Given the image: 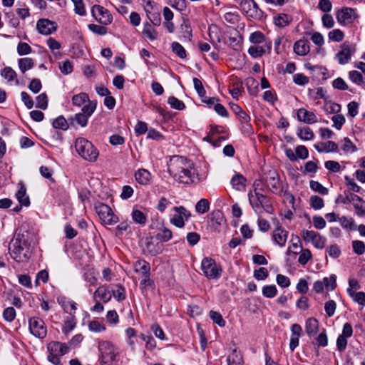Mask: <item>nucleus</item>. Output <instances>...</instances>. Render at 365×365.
Listing matches in <instances>:
<instances>
[{"mask_svg":"<svg viewBox=\"0 0 365 365\" xmlns=\"http://www.w3.org/2000/svg\"><path fill=\"white\" fill-rule=\"evenodd\" d=\"M34 237L33 232L26 230L16 232L9 245L11 258L17 262L28 261L31 256V246Z\"/></svg>","mask_w":365,"mask_h":365,"instance_id":"nucleus-1","label":"nucleus"},{"mask_svg":"<svg viewBox=\"0 0 365 365\" xmlns=\"http://www.w3.org/2000/svg\"><path fill=\"white\" fill-rule=\"evenodd\" d=\"M168 172L180 183L190 184L196 178L192 162L182 156L171 158L168 164Z\"/></svg>","mask_w":365,"mask_h":365,"instance_id":"nucleus-2","label":"nucleus"},{"mask_svg":"<svg viewBox=\"0 0 365 365\" xmlns=\"http://www.w3.org/2000/svg\"><path fill=\"white\" fill-rule=\"evenodd\" d=\"M260 180H255L254 182V192L248 193L250 204L257 214H261L262 211L272 214L274 210L272 200L267 195L260 193V191L263 190L260 187Z\"/></svg>","mask_w":365,"mask_h":365,"instance_id":"nucleus-3","label":"nucleus"},{"mask_svg":"<svg viewBox=\"0 0 365 365\" xmlns=\"http://www.w3.org/2000/svg\"><path fill=\"white\" fill-rule=\"evenodd\" d=\"M98 349L100 365H118L120 354L119 349L113 344L108 341H100L98 343Z\"/></svg>","mask_w":365,"mask_h":365,"instance_id":"nucleus-4","label":"nucleus"},{"mask_svg":"<svg viewBox=\"0 0 365 365\" xmlns=\"http://www.w3.org/2000/svg\"><path fill=\"white\" fill-rule=\"evenodd\" d=\"M75 149L85 160L94 163L97 160L99 152L93 144L84 138H78L75 141Z\"/></svg>","mask_w":365,"mask_h":365,"instance_id":"nucleus-5","label":"nucleus"},{"mask_svg":"<svg viewBox=\"0 0 365 365\" xmlns=\"http://www.w3.org/2000/svg\"><path fill=\"white\" fill-rule=\"evenodd\" d=\"M48 360L54 365L61 364V357L69 352L70 348L65 343L51 341L47 346Z\"/></svg>","mask_w":365,"mask_h":365,"instance_id":"nucleus-6","label":"nucleus"},{"mask_svg":"<svg viewBox=\"0 0 365 365\" xmlns=\"http://www.w3.org/2000/svg\"><path fill=\"white\" fill-rule=\"evenodd\" d=\"M203 274L208 279H218L222 274V267L211 257H205L201 262Z\"/></svg>","mask_w":365,"mask_h":365,"instance_id":"nucleus-7","label":"nucleus"},{"mask_svg":"<svg viewBox=\"0 0 365 365\" xmlns=\"http://www.w3.org/2000/svg\"><path fill=\"white\" fill-rule=\"evenodd\" d=\"M96 108V102L91 101L86 104L82 108V112L76 113L73 117L69 118L71 123H73L76 121L78 125L81 127L87 125L89 118L93 113Z\"/></svg>","mask_w":365,"mask_h":365,"instance_id":"nucleus-8","label":"nucleus"},{"mask_svg":"<svg viewBox=\"0 0 365 365\" xmlns=\"http://www.w3.org/2000/svg\"><path fill=\"white\" fill-rule=\"evenodd\" d=\"M96 210L101 220L106 225H114L118 222V217L116 216L112 209L107 205L99 203L96 205Z\"/></svg>","mask_w":365,"mask_h":365,"instance_id":"nucleus-9","label":"nucleus"},{"mask_svg":"<svg viewBox=\"0 0 365 365\" xmlns=\"http://www.w3.org/2000/svg\"><path fill=\"white\" fill-rule=\"evenodd\" d=\"M29 328L30 332L36 337L43 339L47 334L46 326L43 319L39 317H31L29 319Z\"/></svg>","mask_w":365,"mask_h":365,"instance_id":"nucleus-10","label":"nucleus"},{"mask_svg":"<svg viewBox=\"0 0 365 365\" xmlns=\"http://www.w3.org/2000/svg\"><path fill=\"white\" fill-rule=\"evenodd\" d=\"M301 236L303 240L307 242H311L317 249H323L326 245V239L319 233L314 230H303L301 232Z\"/></svg>","mask_w":365,"mask_h":365,"instance_id":"nucleus-11","label":"nucleus"},{"mask_svg":"<svg viewBox=\"0 0 365 365\" xmlns=\"http://www.w3.org/2000/svg\"><path fill=\"white\" fill-rule=\"evenodd\" d=\"M92 16L100 24L103 25L110 24L113 21V16L109 11L102 6L94 5L91 9Z\"/></svg>","mask_w":365,"mask_h":365,"instance_id":"nucleus-12","label":"nucleus"},{"mask_svg":"<svg viewBox=\"0 0 365 365\" xmlns=\"http://www.w3.org/2000/svg\"><path fill=\"white\" fill-rule=\"evenodd\" d=\"M173 210L176 213L170 218V223L179 228L183 227L185 220H188L191 216L190 212L183 206L175 207Z\"/></svg>","mask_w":365,"mask_h":365,"instance_id":"nucleus-13","label":"nucleus"},{"mask_svg":"<svg viewBox=\"0 0 365 365\" xmlns=\"http://www.w3.org/2000/svg\"><path fill=\"white\" fill-rule=\"evenodd\" d=\"M355 46L344 43L341 46V50L336 54V58L339 64L344 65L349 63L351 56L355 53Z\"/></svg>","mask_w":365,"mask_h":365,"instance_id":"nucleus-14","label":"nucleus"},{"mask_svg":"<svg viewBox=\"0 0 365 365\" xmlns=\"http://www.w3.org/2000/svg\"><path fill=\"white\" fill-rule=\"evenodd\" d=\"M356 17L355 10L348 7L343 8L336 14L337 21L341 25L351 24Z\"/></svg>","mask_w":365,"mask_h":365,"instance_id":"nucleus-15","label":"nucleus"},{"mask_svg":"<svg viewBox=\"0 0 365 365\" xmlns=\"http://www.w3.org/2000/svg\"><path fill=\"white\" fill-rule=\"evenodd\" d=\"M36 28L40 34L43 35H49L56 31L57 26L53 21L42 19L37 21Z\"/></svg>","mask_w":365,"mask_h":365,"instance_id":"nucleus-16","label":"nucleus"},{"mask_svg":"<svg viewBox=\"0 0 365 365\" xmlns=\"http://www.w3.org/2000/svg\"><path fill=\"white\" fill-rule=\"evenodd\" d=\"M298 120L307 124H312L317 122V115L312 111L304 108H299L297 112Z\"/></svg>","mask_w":365,"mask_h":365,"instance_id":"nucleus-17","label":"nucleus"},{"mask_svg":"<svg viewBox=\"0 0 365 365\" xmlns=\"http://www.w3.org/2000/svg\"><path fill=\"white\" fill-rule=\"evenodd\" d=\"M288 237V232L283 230L281 227H277L272 232L274 242L279 247H284L286 244Z\"/></svg>","mask_w":365,"mask_h":365,"instance_id":"nucleus-18","label":"nucleus"},{"mask_svg":"<svg viewBox=\"0 0 365 365\" xmlns=\"http://www.w3.org/2000/svg\"><path fill=\"white\" fill-rule=\"evenodd\" d=\"M293 49L297 55L304 56L309 52V43L307 40L299 39L294 43Z\"/></svg>","mask_w":365,"mask_h":365,"instance_id":"nucleus-19","label":"nucleus"},{"mask_svg":"<svg viewBox=\"0 0 365 365\" xmlns=\"http://www.w3.org/2000/svg\"><path fill=\"white\" fill-rule=\"evenodd\" d=\"M53 197L58 205L64 204L69 200V194L65 188L58 186L53 190Z\"/></svg>","mask_w":365,"mask_h":365,"instance_id":"nucleus-20","label":"nucleus"},{"mask_svg":"<svg viewBox=\"0 0 365 365\" xmlns=\"http://www.w3.org/2000/svg\"><path fill=\"white\" fill-rule=\"evenodd\" d=\"M265 183L268 189L273 193H277L282 190L279 179L275 173L266 178Z\"/></svg>","mask_w":365,"mask_h":365,"instance_id":"nucleus-21","label":"nucleus"},{"mask_svg":"<svg viewBox=\"0 0 365 365\" xmlns=\"http://www.w3.org/2000/svg\"><path fill=\"white\" fill-rule=\"evenodd\" d=\"M305 332L309 336H313L319 331V322L316 318L309 317L305 322Z\"/></svg>","mask_w":365,"mask_h":365,"instance_id":"nucleus-22","label":"nucleus"},{"mask_svg":"<svg viewBox=\"0 0 365 365\" xmlns=\"http://www.w3.org/2000/svg\"><path fill=\"white\" fill-rule=\"evenodd\" d=\"M246 178L240 173H235L231 178L230 183L234 189L243 191L246 187Z\"/></svg>","mask_w":365,"mask_h":365,"instance_id":"nucleus-23","label":"nucleus"},{"mask_svg":"<svg viewBox=\"0 0 365 365\" xmlns=\"http://www.w3.org/2000/svg\"><path fill=\"white\" fill-rule=\"evenodd\" d=\"M136 181L143 185H148L150 183L151 173L146 169H139L135 173Z\"/></svg>","mask_w":365,"mask_h":365,"instance_id":"nucleus-24","label":"nucleus"},{"mask_svg":"<svg viewBox=\"0 0 365 365\" xmlns=\"http://www.w3.org/2000/svg\"><path fill=\"white\" fill-rule=\"evenodd\" d=\"M315 149L319 153L336 152L338 150L337 144L334 141H327L314 145Z\"/></svg>","mask_w":365,"mask_h":365,"instance_id":"nucleus-25","label":"nucleus"},{"mask_svg":"<svg viewBox=\"0 0 365 365\" xmlns=\"http://www.w3.org/2000/svg\"><path fill=\"white\" fill-rule=\"evenodd\" d=\"M110 299L111 295L109 294L106 286L99 287L93 294V299L95 301L102 300L104 303H106Z\"/></svg>","mask_w":365,"mask_h":365,"instance_id":"nucleus-26","label":"nucleus"},{"mask_svg":"<svg viewBox=\"0 0 365 365\" xmlns=\"http://www.w3.org/2000/svg\"><path fill=\"white\" fill-rule=\"evenodd\" d=\"M163 245L159 242H155L153 237L146 239L145 249L151 255H156L163 250Z\"/></svg>","mask_w":365,"mask_h":365,"instance_id":"nucleus-27","label":"nucleus"},{"mask_svg":"<svg viewBox=\"0 0 365 365\" xmlns=\"http://www.w3.org/2000/svg\"><path fill=\"white\" fill-rule=\"evenodd\" d=\"M131 218L135 223L140 226H145L148 220L147 214L135 207L132 210Z\"/></svg>","mask_w":365,"mask_h":365,"instance_id":"nucleus-28","label":"nucleus"},{"mask_svg":"<svg viewBox=\"0 0 365 365\" xmlns=\"http://www.w3.org/2000/svg\"><path fill=\"white\" fill-rule=\"evenodd\" d=\"M228 365H244L242 355L237 349H234L227 358Z\"/></svg>","mask_w":365,"mask_h":365,"instance_id":"nucleus-29","label":"nucleus"},{"mask_svg":"<svg viewBox=\"0 0 365 365\" xmlns=\"http://www.w3.org/2000/svg\"><path fill=\"white\" fill-rule=\"evenodd\" d=\"M1 76L9 83L15 81L16 85L19 83L16 71L9 66H6L1 71Z\"/></svg>","mask_w":365,"mask_h":365,"instance_id":"nucleus-30","label":"nucleus"},{"mask_svg":"<svg viewBox=\"0 0 365 365\" xmlns=\"http://www.w3.org/2000/svg\"><path fill=\"white\" fill-rule=\"evenodd\" d=\"M19 188L16 196L21 205L28 206L30 203L29 197L26 194V189L22 182L19 184Z\"/></svg>","mask_w":365,"mask_h":365,"instance_id":"nucleus-31","label":"nucleus"},{"mask_svg":"<svg viewBox=\"0 0 365 365\" xmlns=\"http://www.w3.org/2000/svg\"><path fill=\"white\" fill-rule=\"evenodd\" d=\"M135 271L145 276L149 277L150 266L148 262L145 260H138L134 264Z\"/></svg>","mask_w":365,"mask_h":365,"instance_id":"nucleus-32","label":"nucleus"},{"mask_svg":"<svg viewBox=\"0 0 365 365\" xmlns=\"http://www.w3.org/2000/svg\"><path fill=\"white\" fill-rule=\"evenodd\" d=\"M292 21V16L286 14H279L274 17V24L280 28L288 26Z\"/></svg>","mask_w":365,"mask_h":365,"instance_id":"nucleus-33","label":"nucleus"},{"mask_svg":"<svg viewBox=\"0 0 365 365\" xmlns=\"http://www.w3.org/2000/svg\"><path fill=\"white\" fill-rule=\"evenodd\" d=\"M143 35L151 41H154L158 38V33L149 22L143 24Z\"/></svg>","mask_w":365,"mask_h":365,"instance_id":"nucleus-34","label":"nucleus"},{"mask_svg":"<svg viewBox=\"0 0 365 365\" xmlns=\"http://www.w3.org/2000/svg\"><path fill=\"white\" fill-rule=\"evenodd\" d=\"M58 302L63 309L71 315L76 310V303L73 302L67 301L65 298H58Z\"/></svg>","mask_w":365,"mask_h":365,"instance_id":"nucleus-35","label":"nucleus"},{"mask_svg":"<svg viewBox=\"0 0 365 365\" xmlns=\"http://www.w3.org/2000/svg\"><path fill=\"white\" fill-rule=\"evenodd\" d=\"M18 64L20 71L24 73L34 67V62L31 58H22L19 60Z\"/></svg>","mask_w":365,"mask_h":365,"instance_id":"nucleus-36","label":"nucleus"},{"mask_svg":"<svg viewBox=\"0 0 365 365\" xmlns=\"http://www.w3.org/2000/svg\"><path fill=\"white\" fill-rule=\"evenodd\" d=\"M86 102L89 103V102L91 101H89V97L86 93H80L72 97V103L73 106L80 107Z\"/></svg>","mask_w":365,"mask_h":365,"instance_id":"nucleus-37","label":"nucleus"},{"mask_svg":"<svg viewBox=\"0 0 365 365\" xmlns=\"http://www.w3.org/2000/svg\"><path fill=\"white\" fill-rule=\"evenodd\" d=\"M349 78L358 86L365 85V77L358 71H351L349 73Z\"/></svg>","mask_w":365,"mask_h":365,"instance_id":"nucleus-38","label":"nucleus"},{"mask_svg":"<svg viewBox=\"0 0 365 365\" xmlns=\"http://www.w3.org/2000/svg\"><path fill=\"white\" fill-rule=\"evenodd\" d=\"M210 210V202L207 199L202 198L195 205V211L200 214H205Z\"/></svg>","mask_w":365,"mask_h":365,"instance_id":"nucleus-39","label":"nucleus"},{"mask_svg":"<svg viewBox=\"0 0 365 365\" xmlns=\"http://www.w3.org/2000/svg\"><path fill=\"white\" fill-rule=\"evenodd\" d=\"M349 297L360 305L365 306V293L363 292H356L355 291L347 290Z\"/></svg>","mask_w":365,"mask_h":365,"instance_id":"nucleus-40","label":"nucleus"},{"mask_svg":"<svg viewBox=\"0 0 365 365\" xmlns=\"http://www.w3.org/2000/svg\"><path fill=\"white\" fill-rule=\"evenodd\" d=\"M300 255L298 258V262L302 265H305L309 259H312V255L309 249L300 248Z\"/></svg>","mask_w":365,"mask_h":365,"instance_id":"nucleus-41","label":"nucleus"},{"mask_svg":"<svg viewBox=\"0 0 365 365\" xmlns=\"http://www.w3.org/2000/svg\"><path fill=\"white\" fill-rule=\"evenodd\" d=\"M52 125L53 127L56 129L66 130L68 128V123L63 115H60L53 120Z\"/></svg>","mask_w":365,"mask_h":365,"instance_id":"nucleus-42","label":"nucleus"},{"mask_svg":"<svg viewBox=\"0 0 365 365\" xmlns=\"http://www.w3.org/2000/svg\"><path fill=\"white\" fill-rule=\"evenodd\" d=\"M309 186L312 190L319 192L321 195H326L329 192L328 189L317 181L311 180L309 182Z\"/></svg>","mask_w":365,"mask_h":365,"instance_id":"nucleus-43","label":"nucleus"},{"mask_svg":"<svg viewBox=\"0 0 365 365\" xmlns=\"http://www.w3.org/2000/svg\"><path fill=\"white\" fill-rule=\"evenodd\" d=\"M265 49L263 46H250L248 49V53L255 58L261 57L264 53Z\"/></svg>","mask_w":365,"mask_h":365,"instance_id":"nucleus-44","label":"nucleus"},{"mask_svg":"<svg viewBox=\"0 0 365 365\" xmlns=\"http://www.w3.org/2000/svg\"><path fill=\"white\" fill-rule=\"evenodd\" d=\"M299 137L304 140H310L313 139L314 135L312 129L309 127H304L299 130Z\"/></svg>","mask_w":365,"mask_h":365,"instance_id":"nucleus-45","label":"nucleus"},{"mask_svg":"<svg viewBox=\"0 0 365 365\" xmlns=\"http://www.w3.org/2000/svg\"><path fill=\"white\" fill-rule=\"evenodd\" d=\"M173 237L172 231L166 227L162 228L160 232L156 235L158 240L161 242H165L169 241Z\"/></svg>","mask_w":365,"mask_h":365,"instance_id":"nucleus-46","label":"nucleus"},{"mask_svg":"<svg viewBox=\"0 0 365 365\" xmlns=\"http://www.w3.org/2000/svg\"><path fill=\"white\" fill-rule=\"evenodd\" d=\"M168 103L171 108L176 110H182L185 108V103L174 96L169 97L168 99Z\"/></svg>","mask_w":365,"mask_h":365,"instance_id":"nucleus-47","label":"nucleus"},{"mask_svg":"<svg viewBox=\"0 0 365 365\" xmlns=\"http://www.w3.org/2000/svg\"><path fill=\"white\" fill-rule=\"evenodd\" d=\"M336 277L334 274L331 275L329 277H324L322 282H324V287L328 291H332L336 286Z\"/></svg>","mask_w":365,"mask_h":365,"instance_id":"nucleus-48","label":"nucleus"},{"mask_svg":"<svg viewBox=\"0 0 365 365\" xmlns=\"http://www.w3.org/2000/svg\"><path fill=\"white\" fill-rule=\"evenodd\" d=\"M310 206L314 210H320L324 206V200L317 195H312L309 199Z\"/></svg>","mask_w":365,"mask_h":365,"instance_id":"nucleus-49","label":"nucleus"},{"mask_svg":"<svg viewBox=\"0 0 365 365\" xmlns=\"http://www.w3.org/2000/svg\"><path fill=\"white\" fill-rule=\"evenodd\" d=\"M329 39L335 42H340L344 39V34L339 29H333L328 34Z\"/></svg>","mask_w":365,"mask_h":365,"instance_id":"nucleus-50","label":"nucleus"},{"mask_svg":"<svg viewBox=\"0 0 365 365\" xmlns=\"http://www.w3.org/2000/svg\"><path fill=\"white\" fill-rule=\"evenodd\" d=\"M341 149L345 153H354L357 150V148L349 138H344L342 140Z\"/></svg>","mask_w":365,"mask_h":365,"instance_id":"nucleus-51","label":"nucleus"},{"mask_svg":"<svg viewBox=\"0 0 365 365\" xmlns=\"http://www.w3.org/2000/svg\"><path fill=\"white\" fill-rule=\"evenodd\" d=\"M262 294L267 298H273L277 295V289L275 285H265L262 287Z\"/></svg>","mask_w":365,"mask_h":365,"instance_id":"nucleus-52","label":"nucleus"},{"mask_svg":"<svg viewBox=\"0 0 365 365\" xmlns=\"http://www.w3.org/2000/svg\"><path fill=\"white\" fill-rule=\"evenodd\" d=\"M173 51L180 58H185L186 57V51L184 47L178 42H173L171 45Z\"/></svg>","mask_w":365,"mask_h":365,"instance_id":"nucleus-53","label":"nucleus"},{"mask_svg":"<svg viewBox=\"0 0 365 365\" xmlns=\"http://www.w3.org/2000/svg\"><path fill=\"white\" fill-rule=\"evenodd\" d=\"M249 40L252 43L259 44L265 41V36L261 31H255L250 34Z\"/></svg>","mask_w":365,"mask_h":365,"instance_id":"nucleus-54","label":"nucleus"},{"mask_svg":"<svg viewBox=\"0 0 365 365\" xmlns=\"http://www.w3.org/2000/svg\"><path fill=\"white\" fill-rule=\"evenodd\" d=\"M88 329L93 332H102L106 329V327L99 321L92 320L88 323Z\"/></svg>","mask_w":365,"mask_h":365,"instance_id":"nucleus-55","label":"nucleus"},{"mask_svg":"<svg viewBox=\"0 0 365 365\" xmlns=\"http://www.w3.org/2000/svg\"><path fill=\"white\" fill-rule=\"evenodd\" d=\"M36 105L38 108L45 110L48 107V97L46 93H43L36 98Z\"/></svg>","mask_w":365,"mask_h":365,"instance_id":"nucleus-56","label":"nucleus"},{"mask_svg":"<svg viewBox=\"0 0 365 365\" xmlns=\"http://www.w3.org/2000/svg\"><path fill=\"white\" fill-rule=\"evenodd\" d=\"M352 247L354 252L358 255H361L365 253V244L360 240H354L352 242Z\"/></svg>","mask_w":365,"mask_h":365,"instance_id":"nucleus-57","label":"nucleus"},{"mask_svg":"<svg viewBox=\"0 0 365 365\" xmlns=\"http://www.w3.org/2000/svg\"><path fill=\"white\" fill-rule=\"evenodd\" d=\"M16 310L12 307L6 308L3 312L4 319L9 322H11L12 321H14L16 317Z\"/></svg>","mask_w":365,"mask_h":365,"instance_id":"nucleus-58","label":"nucleus"},{"mask_svg":"<svg viewBox=\"0 0 365 365\" xmlns=\"http://www.w3.org/2000/svg\"><path fill=\"white\" fill-rule=\"evenodd\" d=\"M74 4V11L76 14L80 16H85L86 14V9L83 0H71Z\"/></svg>","mask_w":365,"mask_h":365,"instance_id":"nucleus-59","label":"nucleus"},{"mask_svg":"<svg viewBox=\"0 0 365 365\" xmlns=\"http://www.w3.org/2000/svg\"><path fill=\"white\" fill-rule=\"evenodd\" d=\"M61 72L64 75L71 73L73 71V66L69 60L60 62L58 65Z\"/></svg>","mask_w":365,"mask_h":365,"instance_id":"nucleus-60","label":"nucleus"},{"mask_svg":"<svg viewBox=\"0 0 365 365\" xmlns=\"http://www.w3.org/2000/svg\"><path fill=\"white\" fill-rule=\"evenodd\" d=\"M210 317L211 319L217 325L222 327L225 324V322L223 319L222 315L217 312L215 311H210L209 313Z\"/></svg>","mask_w":365,"mask_h":365,"instance_id":"nucleus-61","label":"nucleus"},{"mask_svg":"<svg viewBox=\"0 0 365 365\" xmlns=\"http://www.w3.org/2000/svg\"><path fill=\"white\" fill-rule=\"evenodd\" d=\"M336 308V304L334 300H329L325 303L324 309L328 317H331L334 314Z\"/></svg>","mask_w":365,"mask_h":365,"instance_id":"nucleus-62","label":"nucleus"},{"mask_svg":"<svg viewBox=\"0 0 365 365\" xmlns=\"http://www.w3.org/2000/svg\"><path fill=\"white\" fill-rule=\"evenodd\" d=\"M88 29L98 35L104 36L107 34V29L103 26L91 24L88 25Z\"/></svg>","mask_w":365,"mask_h":365,"instance_id":"nucleus-63","label":"nucleus"},{"mask_svg":"<svg viewBox=\"0 0 365 365\" xmlns=\"http://www.w3.org/2000/svg\"><path fill=\"white\" fill-rule=\"evenodd\" d=\"M31 51V47L27 43L20 42L17 46V52L20 56L27 55Z\"/></svg>","mask_w":365,"mask_h":365,"instance_id":"nucleus-64","label":"nucleus"}]
</instances>
